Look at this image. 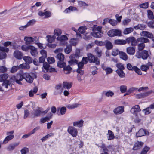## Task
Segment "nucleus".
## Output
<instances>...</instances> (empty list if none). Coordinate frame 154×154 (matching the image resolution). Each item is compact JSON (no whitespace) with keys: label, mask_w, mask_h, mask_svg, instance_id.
I'll return each instance as SVG.
<instances>
[{"label":"nucleus","mask_w":154,"mask_h":154,"mask_svg":"<svg viewBox=\"0 0 154 154\" xmlns=\"http://www.w3.org/2000/svg\"><path fill=\"white\" fill-rule=\"evenodd\" d=\"M23 58L27 64H30L32 62V59L29 56H24Z\"/></svg>","instance_id":"2f4dec72"},{"label":"nucleus","mask_w":154,"mask_h":154,"mask_svg":"<svg viewBox=\"0 0 154 154\" xmlns=\"http://www.w3.org/2000/svg\"><path fill=\"white\" fill-rule=\"evenodd\" d=\"M72 83L67 82H63V87L64 88L68 89L70 88L72 86Z\"/></svg>","instance_id":"e433bc0d"},{"label":"nucleus","mask_w":154,"mask_h":154,"mask_svg":"<svg viewBox=\"0 0 154 154\" xmlns=\"http://www.w3.org/2000/svg\"><path fill=\"white\" fill-rule=\"evenodd\" d=\"M5 52H6L5 51ZM6 56V54L5 51H0V60L5 58Z\"/></svg>","instance_id":"69168bd1"},{"label":"nucleus","mask_w":154,"mask_h":154,"mask_svg":"<svg viewBox=\"0 0 154 154\" xmlns=\"http://www.w3.org/2000/svg\"><path fill=\"white\" fill-rule=\"evenodd\" d=\"M149 149V147L146 146L140 152V154H147V152Z\"/></svg>","instance_id":"603ef678"},{"label":"nucleus","mask_w":154,"mask_h":154,"mask_svg":"<svg viewBox=\"0 0 154 154\" xmlns=\"http://www.w3.org/2000/svg\"><path fill=\"white\" fill-rule=\"evenodd\" d=\"M20 68L19 66H13L11 68L10 72L11 73H14L16 72Z\"/></svg>","instance_id":"6e6d98bb"},{"label":"nucleus","mask_w":154,"mask_h":154,"mask_svg":"<svg viewBox=\"0 0 154 154\" xmlns=\"http://www.w3.org/2000/svg\"><path fill=\"white\" fill-rule=\"evenodd\" d=\"M131 20L129 18H126L124 20L122 21V24L124 26H127L131 22Z\"/></svg>","instance_id":"13d9d810"},{"label":"nucleus","mask_w":154,"mask_h":154,"mask_svg":"<svg viewBox=\"0 0 154 154\" xmlns=\"http://www.w3.org/2000/svg\"><path fill=\"white\" fill-rule=\"evenodd\" d=\"M114 43L118 45H123L126 44L125 40L116 39L114 41Z\"/></svg>","instance_id":"c9c22d12"},{"label":"nucleus","mask_w":154,"mask_h":154,"mask_svg":"<svg viewBox=\"0 0 154 154\" xmlns=\"http://www.w3.org/2000/svg\"><path fill=\"white\" fill-rule=\"evenodd\" d=\"M120 52L118 49H114L112 52V55L114 56H115L118 54H120Z\"/></svg>","instance_id":"864d4df0"},{"label":"nucleus","mask_w":154,"mask_h":154,"mask_svg":"<svg viewBox=\"0 0 154 154\" xmlns=\"http://www.w3.org/2000/svg\"><path fill=\"white\" fill-rule=\"evenodd\" d=\"M14 83V82H13L12 80L11 81H10V80L9 81L8 80H6L2 83V86L6 88H8L9 86L11 88L12 85Z\"/></svg>","instance_id":"4be33fe9"},{"label":"nucleus","mask_w":154,"mask_h":154,"mask_svg":"<svg viewBox=\"0 0 154 154\" xmlns=\"http://www.w3.org/2000/svg\"><path fill=\"white\" fill-rule=\"evenodd\" d=\"M14 56L16 59L20 60L23 57V54L21 51L16 50L14 52Z\"/></svg>","instance_id":"6ab92c4d"},{"label":"nucleus","mask_w":154,"mask_h":154,"mask_svg":"<svg viewBox=\"0 0 154 154\" xmlns=\"http://www.w3.org/2000/svg\"><path fill=\"white\" fill-rule=\"evenodd\" d=\"M116 66L118 68L117 70H123L125 69V67L123 64L121 63H119L116 64Z\"/></svg>","instance_id":"de8ad7c7"},{"label":"nucleus","mask_w":154,"mask_h":154,"mask_svg":"<svg viewBox=\"0 0 154 154\" xmlns=\"http://www.w3.org/2000/svg\"><path fill=\"white\" fill-rule=\"evenodd\" d=\"M8 74L4 73L0 75V82H4L8 79Z\"/></svg>","instance_id":"f704fd0d"},{"label":"nucleus","mask_w":154,"mask_h":154,"mask_svg":"<svg viewBox=\"0 0 154 154\" xmlns=\"http://www.w3.org/2000/svg\"><path fill=\"white\" fill-rule=\"evenodd\" d=\"M126 52L130 55H134L135 52V48L133 47H129L126 48Z\"/></svg>","instance_id":"aec40b11"},{"label":"nucleus","mask_w":154,"mask_h":154,"mask_svg":"<svg viewBox=\"0 0 154 154\" xmlns=\"http://www.w3.org/2000/svg\"><path fill=\"white\" fill-rule=\"evenodd\" d=\"M113 112L116 115H120L124 112V106H119L114 109Z\"/></svg>","instance_id":"4468645a"},{"label":"nucleus","mask_w":154,"mask_h":154,"mask_svg":"<svg viewBox=\"0 0 154 154\" xmlns=\"http://www.w3.org/2000/svg\"><path fill=\"white\" fill-rule=\"evenodd\" d=\"M151 109L149 106L146 109H143L142 111L144 112L145 115H148L151 112Z\"/></svg>","instance_id":"4d7b16f0"},{"label":"nucleus","mask_w":154,"mask_h":154,"mask_svg":"<svg viewBox=\"0 0 154 154\" xmlns=\"http://www.w3.org/2000/svg\"><path fill=\"white\" fill-rule=\"evenodd\" d=\"M100 147L103 149V150L104 152V153H108L107 152L109 151L108 147H106L105 144H104L103 142L101 143V146Z\"/></svg>","instance_id":"09e8293b"},{"label":"nucleus","mask_w":154,"mask_h":154,"mask_svg":"<svg viewBox=\"0 0 154 154\" xmlns=\"http://www.w3.org/2000/svg\"><path fill=\"white\" fill-rule=\"evenodd\" d=\"M146 27V26L144 24H139L137 26L134 27V28L135 29L143 30Z\"/></svg>","instance_id":"ea45409f"},{"label":"nucleus","mask_w":154,"mask_h":154,"mask_svg":"<svg viewBox=\"0 0 154 154\" xmlns=\"http://www.w3.org/2000/svg\"><path fill=\"white\" fill-rule=\"evenodd\" d=\"M78 41L77 39L76 38H73L71 39L69 41L71 45L75 46L77 43Z\"/></svg>","instance_id":"8fccbe9b"},{"label":"nucleus","mask_w":154,"mask_h":154,"mask_svg":"<svg viewBox=\"0 0 154 154\" xmlns=\"http://www.w3.org/2000/svg\"><path fill=\"white\" fill-rule=\"evenodd\" d=\"M95 51L99 57H100L102 55V50L98 47H97L95 49Z\"/></svg>","instance_id":"3c124183"},{"label":"nucleus","mask_w":154,"mask_h":154,"mask_svg":"<svg viewBox=\"0 0 154 154\" xmlns=\"http://www.w3.org/2000/svg\"><path fill=\"white\" fill-rule=\"evenodd\" d=\"M103 94L107 97H111L114 95V94L113 92L109 90L107 91H104L103 92Z\"/></svg>","instance_id":"a878e982"},{"label":"nucleus","mask_w":154,"mask_h":154,"mask_svg":"<svg viewBox=\"0 0 154 154\" xmlns=\"http://www.w3.org/2000/svg\"><path fill=\"white\" fill-rule=\"evenodd\" d=\"M40 109V108L38 107V109L36 110H34L33 112H31V114L33 116V117L35 118L40 116L41 111Z\"/></svg>","instance_id":"b1692460"},{"label":"nucleus","mask_w":154,"mask_h":154,"mask_svg":"<svg viewBox=\"0 0 154 154\" xmlns=\"http://www.w3.org/2000/svg\"><path fill=\"white\" fill-rule=\"evenodd\" d=\"M43 67L45 70L43 69L42 70L44 72H47L48 70H49L50 66L47 63H44L43 64Z\"/></svg>","instance_id":"49530a36"},{"label":"nucleus","mask_w":154,"mask_h":154,"mask_svg":"<svg viewBox=\"0 0 154 154\" xmlns=\"http://www.w3.org/2000/svg\"><path fill=\"white\" fill-rule=\"evenodd\" d=\"M87 29L85 26H82L79 28L78 30L82 34L84 33L85 31V30Z\"/></svg>","instance_id":"bf43d9fd"},{"label":"nucleus","mask_w":154,"mask_h":154,"mask_svg":"<svg viewBox=\"0 0 154 154\" xmlns=\"http://www.w3.org/2000/svg\"><path fill=\"white\" fill-rule=\"evenodd\" d=\"M133 31V28L132 27L126 28L124 29L123 33L125 35L129 34L132 32Z\"/></svg>","instance_id":"58836bf2"},{"label":"nucleus","mask_w":154,"mask_h":154,"mask_svg":"<svg viewBox=\"0 0 154 154\" xmlns=\"http://www.w3.org/2000/svg\"><path fill=\"white\" fill-rule=\"evenodd\" d=\"M67 131L70 134L74 137H76L78 133L77 129L73 127H69Z\"/></svg>","instance_id":"f8f14e48"},{"label":"nucleus","mask_w":154,"mask_h":154,"mask_svg":"<svg viewBox=\"0 0 154 154\" xmlns=\"http://www.w3.org/2000/svg\"><path fill=\"white\" fill-rule=\"evenodd\" d=\"M35 40V39L31 37L26 36L24 37V40L26 43L28 44H29L33 42Z\"/></svg>","instance_id":"c85d7f7f"},{"label":"nucleus","mask_w":154,"mask_h":154,"mask_svg":"<svg viewBox=\"0 0 154 154\" xmlns=\"http://www.w3.org/2000/svg\"><path fill=\"white\" fill-rule=\"evenodd\" d=\"M141 34L142 36L147 37L149 38H152L153 37V35L152 33L146 31H142Z\"/></svg>","instance_id":"bb28decb"},{"label":"nucleus","mask_w":154,"mask_h":154,"mask_svg":"<svg viewBox=\"0 0 154 154\" xmlns=\"http://www.w3.org/2000/svg\"><path fill=\"white\" fill-rule=\"evenodd\" d=\"M143 144V143L141 141H137L134 144L133 147V149L137 150L139 149L142 147Z\"/></svg>","instance_id":"412c9836"},{"label":"nucleus","mask_w":154,"mask_h":154,"mask_svg":"<svg viewBox=\"0 0 154 154\" xmlns=\"http://www.w3.org/2000/svg\"><path fill=\"white\" fill-rule=\"evenodd\" d=\"M31 45L26 46V45H23L21 47V49L24 51H27L30 49V47Z\"/></svg>","instance_id":"680f3d73"},{"label":"nucleus","mask_w":154,"mask_h":154,"mask_svg":"<svg viewBox=\"0 0 154 154\" xmlns=\"http://www.w3.org/2000/svg\"><path fill=\"white\" fill-rule=\"evenodd\" d=\"M148 26L151 28H154V20H152L148 23Z\"/></svg>","instance_id":"774afa93"},{"label":"nucleus","mask_w":154,"mask_h":154,"mask_svg":"<svg viewBox=\"0 0 154 154\" xmlns=\"http://www.w3.org/2000/svg\"><path fill=\"white\" fill-rule=\"evenodd\" d=\"M127 87L125 85H122L120 87V90L122 93H124L126 91Z\"/></svg>","instance_id":"e2e57ef3"},{"label":"nucleus","mask_w":154,"mask_h":154,"mask_svg":"<svg viewBox=\"0 0 154 154\" xmlns=\"http://www.w3.org/2000/svg\"><path fill=\"white\" fill-rule=\"evenodd\" d=\"M81 104L79 103H74L72 104H69L66 106V107L69 109H72L80 106Z\"/></svg>","instance_id":"393cba45"},{"label":"nucleus","mask_w":154,"mask_h":154,"mask_svg":"<svg viewBox=\"0 0 154 154\" xmlns=\"http://www.w3.org/2000/svg\"><path fill=\"white\" fill-rule=\"evenodd\" d=\"M120 57L124 60L126 61L128 58L126 54L123 52L121 51L120 54Z\"/></svg>","instance_id":"a19ab883"},{"label":"nucleus","mask_w":154,"mask_h":154,"mask_svg":"<svg viewBox=\"0 0 154 154\" xmlns=\"http://www.w3.org/2000/svg\"><path fill=\"white\" fill-rule=\"evenodd\" d=\"M47 61L49 64H51L55 62V60L54 57H48L47 58Z\"/></svg>","instance_id":"052dcab7"},{"label":"nucleus","mask_w":154,"mask_h":154,"mask_svg":"<svg viewBox=\"0 0 154 154\" xmlns=\"http://www.w3.org/2000/svg\"><path fill=\"white\" fill-rule=\"evenodd\" d=\"M20 69H28L30 68V66L26 63H24L22 64H20L19 66Z\"/></svg>","instance_id":"473e14b6"},{"label":"nucleus","mask_w":154,"mask_h":154,"mask_svg":"<svg viewBox=\"0 0 154 154\" xmlns=\"http://www.w3.org/2000/svg\"><path fill=\"white\" fill-rule=\"evenodd\" d=\"M72 51V46L70 45H67L64 49V52L66 54H69Z\"/></svg>","instance_id":"4c0bfd02"},{"label":"nucleus","mask_w":154,"mask_h":154,"mask_svg":"<svg viewBox=\"0 0 154 154\" xmlns=\"http://www.w3.org/2000/svg\"><path fill=\"white\" fill-rule=\"evenodd\" d=\"M30 47L29 50L31 55L34 57H36L38 54L37 49L32 45H31Z\"/></svg>","instance_id":"f3484780"},{"label":"nucleus","mask_w":154,"mask_h":154,"mask_svg":"<svg viewBox=\"0 0 154 154\" xmlns=\"http://www.w3.org/2000/svg\"><path fill=\"white\" fill-rule=\"evenodd\" d=\"M147 16L148 18L150 20L154 19V16L153 12L150 10H148L147 11Z\"/></svg>","instance_id":"c03bdc74"},{"label":"nucleus","mask_w":154,"mask_h":154,"mask_svg":"<svg viewBox=\"0 0 154 154\" xmlns=\"http://www.w3.org/2000/svg\"><path fill=\"white\" fill-rule=\"evenodd\" d=\"M102 69L106 72V74H109L112 72L113 70L112 69L109 67H106L104 65H102Z\"/></svg>","instance_id":"c756f323"},{"label":"nucleus","mask_w":154,"mask_h":154,"mask_svg":"<svg viewBox=\"0 0 154 154\" xmlns=\"http://www.w3.org/2000/svg\"><path fill=\"white\" fill-rule=\"evenodd\" d=\"M135 56L138 58H142L143 60H146L149 55L147 51L144 50L141 52L139 51H137Z\"/></svg>","instance_id":"20e7f679"},{"label":"nucleus","mask_w":154,"mask_h":154,"mask_svg":"<svg viewBox=\"0 0 154 154\" xmlns=\"http://www.w3.org/2000/svg\"><path fill=\"white\" fill-rule=\"evenodd\" d=\"M107 138L109 140H111L115 138V136L111 130H108L107 134Z\"/></svg>","instance_id":"7c9ffc66"},{"label":"nucleus","mask_w":154,"mask_h":154,"mask_svg":"<svg viewBox=\"0 0 154 154\" xmlns=\"http://www.w3.org/2000/svg\"><path fill=\"white\" fill-rule=\"evenodd\" d=\"M109 22L113 26H115L117 23V22L116 20L112 19H110L109 20Z\"/></svg>","instance_id":"0e129e2a"},{"label":"nucleus","mask_w":154,"mask_h":154,"mask_svg":"<svg viewBox=\"0 0 154 154\" xmlns=\"http://www.w3.org/2000/svg\"><path fill=\"white\" fill-rule=\"evenodd\" d=\"M141 111V109L138 105H136L133 106L130 110L131 112L133 114H135Z\"/></svg>","instance_id":"a211bd4d"},{"label":"nucleus","mask_w":154,"mask_h":154,"mask_svg":"<svg viewBox=\"0 0 154 154\" xmlns=\"http://www.w3.org/2000/svg\"><path fill=\"white\" fill-rule=\"evenodd\" d=\"M68 37L65 35H62L58 36V44L60 45L64 46L67 44Z\"/></svg>","instance_id":"6e6552de"},{"label":"nucleus","mask_w":154,"mask_h":154,"mask_svg":"<svg viewBox=\"0 0 154 154\" xmlns=\"http://www.w3.org/2000/svg\"><path fill=\"white\" fill-rule=\"evenodd\" d=\"M20 144V143H16L13 144H10L7 147V149L9 151H11L14 149L15 147L18 146Z\"/></svg>","instance_id":"cd10ccee"},{"label":"nucleus","mask_w":154,"mask_h":154,"mask_svg":"<svg viewBox=\"0 0 154 154\" xmlns=\"http://www.w3.org/2000/svg\"><path fill=\"white\" fill-rule=\"evenodd\" d=\"M145 135H149V133L145 129L141 128L136 133L137 137H142Z\"/></svg>","instance_id":"ddd939ff"},{"label":"nucleus","mask_w":154,"mask_h":154,"mask_svg":"<svg viewBox=\"0 0 154 154\" xmlns=\"http://www.w3.org/2000/svg\"><path fill=\"white\" fill-rule=\"evenodd\" d=\"M46 37L47 38V41L50 43H51L54 42L56 38V37L54 35L51 36L48 35L46 36Z\"/></svg>","instance_id":"79ce46f5"},{"label":"nucleus","mask_w":154,"mask_h":154,"mask_svg":"<svg viewBox=\"0 0 154 154\" xmlns=\"http://www.w3.org/2000/svg\"><path fill=\"white\" fill-rule=\"evenodd\" d=\"M84 121L81 120L79 121L74 122L73 125L74 126H77L78 127H81L83 125Z\"/></svg>","instance_id":"72a5a7b5"},{"label":"nucleus","mask_w":154,"mask_h":154,"mask_svg":"<svg viewBox=\"0 0 154 154\" xmlns=\"http://www.w3.org/2000/svg\"><path fill=\"white\" fill-rule=\"evenodd\" d=\"M149 40L147 38L141 37L137 39L138 42H140L141 43L139 44L138 45V49L139 51L142 50L145 48V45L144 43L148 42H149Z\"/></svg>","instance_id":"f03ea898"},{"label":"nucleus","mask_w":154,"mask_h":154,"mask_svg":"<svg viewBox=\"0 0 154 154\" xmlns=\"http://www.w3.org/2000/svg\"><path fill=\"white\" fill-rule=\"evenodd\" d=\"M126 43H131V45L132 46H135L137 45L138 42L137 39L136 40L135 38L133 37H131L127 38L125 40Z\"/></svg>","instance_id":"9b49d317"},{"label":"nucleus","mask_w":154,"mask_h":154,"mask_svg":"<svg viewBox=\"0 0 154 154\" xmlns=\"http://www.w3.org/2000/svg\"><path fill=\"white\" fill-rule=\"evenodd\" d=\"M116 72L121 78H124L125 76V74L124 73L123 70H116Z\"/></svg>","instance_id":"37998d69"},{"label":"nucleus","mask_w":154,"mask_h":154,"mask_svg":"<svg viewBox=\"0 0 154 154\" xmlns=\"http://www.w3.org/2000/svg\"><path fill=\"white\" fill-rule=\"evenodd\" d=\"M24 79L28 83H31L33 80L34 77L36 78V75L33 73H29L27 72L24 73Z\"/></svg>","instance_id":"39448f33"},{"label":"nucleus","mask_w":154,"mask_h":154,"mask_svg":"<svg viewBox=\"0 0 154 154\" xmlns=\"http://www.w3.org/2000/svg\"><path fill=\"white\" fill-rule=\"evenodd\" d=\"M70 66L69 65L66 66V65L63 67H60L63 68L64 73L66 74H67L70 73L72 70V69Z\"/></svg>","instance_id":"5701e85b"},{"label":"nucleus","mask_w":154,"mask_h":154,"mask_svg":"<svg viewBox=\"0 0 154 154\" xmlns=\"http://www.w3.org/2000/svg\"><path fill=\"white\" fill-rule=\"evenodd\" d=\"M87 57L90 63H95L96 65L100 64L99 60L97 57H95L92 54H88Z\"/></svg>","instance_id":"423d86ee"},{"label":"nucleus","mask_w":154,"mask_h":154,"mask_svg":"<svg viewBox=\"0 0 154 154\" xmlns=\"http://www.w3.org/2000/svg\"><path fill=\"white\" fill-rule=\"evenodd\" d=\"M102 28V26H100L94 28L93 32L91 33V35L95 38L101 37L102 34L101 31Z\"/></svg>","instance_id":"7ed1b4c3"},{"label":"nucleus","mask_w":154,"mask_h":154,"mask_svg":"<svg viewBox=\"0 0 154 154\" xmlns=\"http://www.w3.org/2000/svg\"><path fill=\"white\" fill-rule=\"evenodd\" d=\"M14 132V131H11L7 132L6 134L7 135V136L6 137L2 143L3 144H5L7 143L9 141L14 138V136L13 134Z\"/></svg>","instance_id":"1a4fd4ad"},{"label":"nucleus","mask_w":154,"mask_h":154,"mask_svg":"<svg viewBox=\"0 0 154 154\" xmlns=\"http://www.w3.org/2000/svg\"><path fill=\"white\" fill-rule=\"evenodd\" d=\"M74 55H71L69 56L70 60L68 61L69 65L72 66V65L78 64V61L77 59L74 57Z\"/></svg>","instance_id":"dca6fc26"},{"label":"nucleus","mask_w":154,"mask_h":154,"mask_svg":"<svg viewBox=\"0 0 154 154\" xmlns=\"http://www.w3.org/2000/svg\"><path fill=\"white\" fill-rule=\"evenodd\" d=\"M105 46L106 48L108 50H110L112 48L113 45L112 43L109 41H107L106 42Z\"/></svg>","instance_id":"a18cd8bd"},{"label":"nucleus","mask_w":154,"mask_h":154,"mask_svg":"<svg viewBox=\"0 0 154 154\" xmlns=\"http://www.w3.org/2000/svg\"><path fill=\"white\" fill-rule=\"evenodd\" d=\"M29 152V149L26 147H24L21 150V154H26Z\"/></svg>","instance_id":"338daca9"},{"label":"nucleus","mask_w":154,"mask_h":154,"mask_svg":"<svg viewBox=\"0 0 154 154\" xmlns=\"http://www.w3.org/2000/svg\"><path fill=\"white\" fill-rule=\"evenodd\" d=\"M107 34L110 37L115 36H121L122 32L119 29H113L109 30Z\"/></svg>","instance_id":"0eeeda50"},{"label":"nucleus","mask_w":154,"mask_h":154,"mask_svg":"<svg viewBox=\"0 0 154 154\" xmlns=\"http://www.w3.org/2000/svg\"><path fill=\"white\" fill-rule=\"evenodd\" d=\"M66 108L65 107H62L60 108V112L58 114V115H63L64 114L66 111Z\"/></svg>","instance_id":"5fc2aeb1"},{"label":"nucleus","mask_w":154,"mask_h":154,"mask_svg":"<svg viewBox=\"0 0 154 154\" xmlns=\"http://www.w3.org/2000/svg\"><path fill=\"white\" fill-rule=\"evenodd\" d=\"M58 67H62L66 65V63L64 62V55L62 53H58Z\"/></svg>","instance_id":"9d476101"},{"label":"nucleus","mask_w":154,"mask_h":154,"mask_svg":"<svg viewBox=\"0 0 154 154\" xmlns=\"http://www.w3.org/2000/svg\"><path fill=\"white\" fill-rule=\"evenodd\" d=\"M38 15L42 17L45 16V18H48L51 16V13L49 11H45L44 10V12L39 11L38 13Z\"/></svg>","instance_id":"2eb2a0df"},{"label":"nucleus","mask_w":154,"mask_h":154,"mask_svg":"<svg viewBox=\"0 0 154 154\" xmlns=\"http://www.w3.org/2000/svg\"><path fill=\"white\" fill-rule=\"evenodd\" d=\"M24 72H21L17 74L16 76H12L10 79V81L11 80L13 82H14L15 81L19 85H22V83L21 81L23 80V79H24Z\"/></svg>","instance_id":"f257e3e1"}]
</instances>
